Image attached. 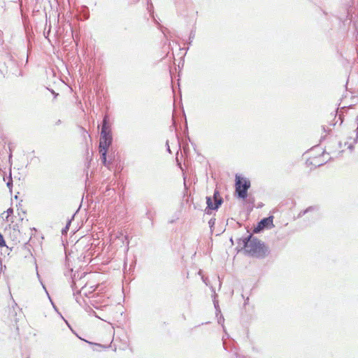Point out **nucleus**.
I'll list each match as a JSON object with an SVG mask.
<instances>
[{
    "instance_id": "obj_1",
    "label": "nucleus",
    "mask_w": 358,
    "mask_h": 358,
    "mask_svg": "<svg viewBox=\"0 0 358 358\" xmlns=\"http://www.w3.org/2000/svg\"><path fill=\"white\" fill-rule=\"evenodd\" d=\"M245 252L253 257H263L265 256L266 250L264 244L252 235L242 240Z\"/></svg>"
},
{
    "instance_id": "obj_2",
    "label": "nucleus",
    "mask_w": 358,
    "mask_h": 358,
    "mask_svg": "<svg viewBox=\"0 0 358 358\" xmlns=\"http://www.w3.org/2000/svg\"><path fill=\"white\" fill-rule=\"evenodd\" d=\"M111 143L112 136L110 129L108 125L107 116H105L103 120L99 142V152L101 154V159L105 165L106 164V152Z\"/></svg>"
},
{
    "instance_id": "obj_3",
    "label": "nucleus",
    "mask_w": 358,
    "mask_h": 358,
    "mask_svg": "<svg viewBox=\"0 0 358 358\" xmlns=\"http://www.w3.org/2000/svg\"><path fill=\"white\" fill-rule=\"evenodd\" d=\"M250 187V182L249 180L236 176V192L239 198L245 199L247 197V192Z\"/></svg>"
},
{
    "instance_id": "obj_4",
    "label": "nucleus",
    "mask_w": 358,
    "mask_h": 358,
    "mask_svg": "<svg viewBox=\"0 0 358 358\" xmlns=\"http://www.w3.org/2000/svg\"><path fill=\"white\" fill-rule=\"evenodd\" d=\"M273 226V217L270 216L266 218H264L262 220L259 224L257 227L255 229V232H259L262 229H264L266 227Z\"/></svg>"
},
{
    "instance_id": "obj_5",
    "label": "nucleus",
    "mask_w": 358,
    "mask_h": 358,
    "mask_svg": "<svg viewBox=\"0 0 358 358\" xmlns=\"http://www.w3.org/2000/svg\"><path fill=\"white\" fill-rule=\"evenodd\" d=\"M214 200V208H218L222 203V199L221 198L220 193L217 190H215L213 194Z\"/></svg>"
},
{
    "instance_id": "obj_6",
    "label": "nucleus",
    "mask_w": 358,
    "mask_h": 358,
    "mask_svg": "<svg viewBox=\"0 0 358 358\" xmlns=\"http://www.w3.org/2000/svg\"><path fill=\"white\" fill-rule=\"evenodd\" d=\"M207 208L206 209V213L209 214L210 210H217V208H214V202H213L211 197H206Z\"/></svg>"
},
{
    "instance_id": "obj_7",
    "label": "nucleus",
    "mask_w": 358,
    "mask_h": 358,
    "mask_svg": "<svg viewBox=\"0 0 358 358\" xmlns=\"http://www.w3.org/2000/svg\"><path fill=\"white\" fill-rule=\"evenodd\" d=\"M5 241L3 239V236L0 234V247L5 246Z\"/></svg>"
},
{
    "instance_id": "obj_8",
    "label": "nucleus",
    "mask_w": 358,
    "mask_h": 358,
    "mask_svg": "<svg viewBox=\"0 0 358 358\" xmlns=\"http://www.w3.org/2000/svg\"><path fill=\"white\" fill-rule=\"evenodd\" d=\"M13 185V181L12 179L10 178L9 181L7 182V186L10 188Z\"/></svg>"
},
{
    "instance_id": "obj_9",
    "label": "nucleus",
    "mask_w": 358,
    "mask_h": 358,
    "mask_svg": "<svg viewBox=\"0 0 358 358\" xmlns=\"http://www.w3.org/2000/svg\"><path fill=\"white\" fill-rule=\"evenodd\" d=\"M313 209H314V208H313V207H309L308 208H307L306 210H304V211L303 212V214L304 215V214H306V213L309 212L310 210H313Z\"/></svg>"
},
{
    "instance_id": "obj_10",
    "label": "nucleus",
    "mask_w": 358,
    "mask_h": 358,
    "mask_svg": "<svg viewBox=\"0 0 358 358\" xmlns=\"http://www.w3.org/2000/svg\"><path fill=\"white\" fill-rule=\"evenodd\" d=\"M13 213V208H8V209L7 210V213H8V215H10V214H12Z\"/></svg>"
},
{
    "instance_id": "obj_11",
    "label": "nucleus",
    "mask_w": 358,
    "mask_h": 358,
    "mask_svg": "<svg viewBox=\"0 0 358 358\" xmlns=\"http://www.w3.org/2000/svg\"><path fill=\"white\" fill-rule=\"evenodd\" d=\"M68 229H69V227H68V225H66V227L65 229H63V230H62V233L64 234V232H66V231Z\"/></svg>"
}]
</instances>
